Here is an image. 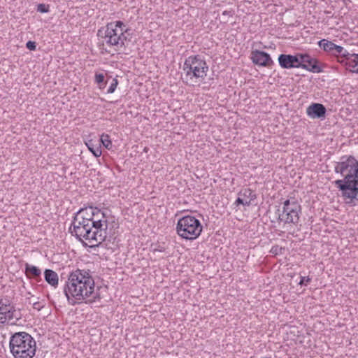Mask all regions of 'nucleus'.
I'll return each instance as SVG.
<instances>
[{"label": "nucleus", "instance_id": "obj_1", "mask_svg": "<svg viewBox=\"0 0 358 358\" xmlns=\"http://www.w3.org/2000/svg\"><path fill=\"white\" fill-rule=\"evenodd\" d=\"M95 282L90 270L76 269L69 273L63 287V292L71 306L92 304L101 299L94 292Z\"/></svg>", "mask_w": 358, "mask_h": 358}, {"label": "nucleus", "instance_id": "obj_2", "mask_svg": "<svg viewBox=\"0 0 358 358\" xmlns=\"http://www.w3.org/2000/svg\"><path fill=\"white\" fill-rule=\"evenodd\" d=\"M334 171L343 177L334 181L335 186L346 203L352 204L358 196V160L352 155H344L336 164Z\"/></svg>", "mask_w": 358, "mask_h": 358}, {"label": "nucleus", "instance_id": "obj_3", "mask_svg": "<svg viewBox=\"0 0 358 358\" xmlns=\"http://www.w3.org/2000/svg\"><path fill=\"white\" fill-rule=\"evenodd\" d=\"M182 71V82L187 85L194 86L206 78L208 66L203 56L190 55L185 59Z\"/></svg>", "mask_w": 358, "mask_h": 358}, {"label": "nucleus", "instance_id": "obj_4", "mask_svg": "<svg viewBox=\"0 0 358 358\" xmlns=\"http://www.w3.org/2000/svg\"><path fill=\"white\" fill-rule=\"evenodd\" d=\"M128 29L124 22L120 20L108 22L106 27L98 30L97 36L101 37L103 45L105 44L118 51L124 47V42L127 40L125 33Z\"/></svg>", "mask_w": 358, "mask_h": 358}, {"label": "nucleus", "instance_id": "obj_5", "mask_svg": "<svg viewBox=\"0 0 358 358\" xmlns=\"http://www.w3.org/2000/svg\"><path fill=\"white\" fill-rule=\"evenodd\" d=\"M36 348L35 339L27 332H15L10 338V352L14 358H33Z\"/></svg>", "mask_w": 358, "mask_h": 358}, {"label": "nucleus", "instance_id": "obj_6", "mask_svg": "<svg viewBox=\"0 0 358 358\" xmlns=\"http://www.w3.org/2000/svg\"><path fill=\"white\" fill-rule=\"evenodd\" d=\"M82 213L83 212L78 211L75 214L72 223L69 228V231L78 241H82L83 239L87 241L90 247L98 246L103 241L102 240H99V238L94 237L96 229H94L89 219L85 217Z\"/></svg>", "mask_w": 358, "mask_h": 358}, {"label": "nucleus", "instance_id": "obj_7", "mask_svg": "<svg viewBox=\"0 0 358 358\" xmlns=\"http://www.w3.org/2000/svg\"><path fill=\"white\" fill-rule=\"evenodd\" d=\"M78 211L83 212L85 217L89 219L95 230L94 237L104 241L107 236L108 219L106 213L98 208L90 206L81 208Z\"/></svg>", "mask_w": 358, "mask_h": 358}, {"label": "nucleus", "instance_id": "obj_8", "mask_svg": "<svg viewBox=\"0 0 358 358\" xmlns=\"http://www.w3.org/2000/svg\"><path fill=\"white\" fill-rule=\"evenodd\" d=\"M203 226L199 220L192 215H185L178 220L176 232L185 240H195L201 234Z\"/></svg>", "mask_w": 358, "mask_h": 358}, {"label": "nucleus", "instance_id": "obj_9", "mask_svg": "<svg viewBox=\"0 0 358 358\" xmlns=\"http://www.w3.org/2000/svg\"><path fill=\"white\" fill-rule=\"evenodd\" d=\"M301 211V207L296 200L287 199L282 203V210L279 213L278 219L285 224H297Z\"/></svg>", "mask_w": 358, "mask_h": 358}, {"label": "nucleus", "instance_id": "obj_10", "mask_svg": "<svg viewBox=\"0 0 358 358\" xmlns=\"http://www.w3.org/2000/svg\"><path fill=\"white\" fill-rule=\"evenodd\" d=\"M14 319L18 320L20 316L10 299L8 296H0V324H4Z\"/></svg>", "mask_w": 358, "mask_h": 358}, {"label": "nucleus", "instance_id": "obj_11", "mask_svg": "<svg viewBox=\"0 0 358 358\" xmlns=\"http://www.w3.org/2000/svg\"><path fill=\"white\" fill-rule=\"evenodd\" d=\"M300 68L312 73H320L322 71L317 59L312 57L308 54H299Z\"/></svg>", "mask_w": 358, "mask_h": 358}, {"label": "nucleus", "instance_id": "obj_12", "mask_svg": "<svg viewBox=\"0 0 358 358\" xmlns=\"http://www.w3.org/2000/svg\"><path fill=\"white\" fill-rule=\"evenodd\" d=\"M250 59L253 64L259 66L270 67L273 64V61L270 55L262 50H252Z\"/></svg>", "mask_w": 358, "mask_h": 358}, {"label": "nucleus", "instance_id": "obj_13", "mask_svg": "<svg viewBox=\"0 0 358 358\" xmlns=\"http://www.w3.org/2000/svg\"><path fill=\"white\" fill-rule=\"evenodd\" d=\"M299 54L298 53L294 55L280 54L278 58L279 65L281 68L286 69L300 68Z\"/></svg>", "mask_w": 358, "mask_h": 358}, {"label": "nucleus", "instance_id": "obj_14", "mask_svg": "<svg viewBox=\"0 0 358 358\" xmlns=\"http://www.w3.org/2000/svg\"><path fill=\"white\" fill-rule=\"evenodd\" d=\"M327 110L324 105L318 103L310 104L306 109V113L310 118L324 117Z\"/></svg>", "mask_w": 358, "mask_h": 358}, {"label": "nucleus", "instance_id": "obj_15", "mask_svg": "<svg viewBox=\"0 0 358 358\" xmlns=\"http://www.w3.org/2000/svg\"><path fill=\"white\" fill-rule=\"evenodd\" d=\"M24 270L28 278H33L38 282H42V271L41 268L29 263H25Z\"/></svg>", "mask_w": 358, "mask_h": 358}, {"label": "nucleus", "instance_id": "obj_16", "mask_svg": "<svg viewBox=\"0 0 358 358\" xmlns=\"http://www.w3.org/2000/svg\"><path fill=\"white\" fill-rule=\"evenodd\" d=\"M45 280L52 287L57 288L59 285L58 274L53 270L46 268L44 271Z\"/></svg>", "mask_w": 358, "mask_h": 358}, {"label": "nucleus", "instance_id": "obj_17", "mask_svg": "<svg viewBox=\"0 0 358 358\" xmlns=\"http://www.w3.org/2000/svg\"><path fill=\"white\" fill-rule=\"evenodd\" d=\"M238 194L243 199V201H248V206H250L251 201L255 200L257 197L255 192L250 188L243 189L239 192Z\"/></svg>", "mask_w": 358, "mask_h": 358}, {"label": "nucleus", "instance_id": "obj_18", "mask_svg": "<svg viewBox=\"0 0 358 358\" xmlns=\"http://www.w3.org/2000/svg\"><path fill=\"white\" fill-rule=\"evenodd\" d=\"M318 45L320 48L323 49L324 51L332 55L336 44L328 40L322 39L320 41H318Z\"/></svg>", "mask_w": 358, "mask_h": 358}, {"label": "nucleus", "instance_id": "obj_19", "mask_svg": "<svg viewBox=\"0 0 358 358\" xmlns=\"http://www.w3.org/2000/svg\"><path fill=\"white\" fill-rule=\"evenodd\" d=\"M85 145L94 157H99L101 155L102 152L100 145H95L93 140H88L85 142Z\"/></svg>", "mask_w": 358, "mask_h": 358}, {"label": "nucleus", "instance_id": "obj_20", "mask_svg": "<svg viewBox=\"0 0 358 358\" xmlns=\"http://www.w3.org/2000/svg\"><path fill=\"white\" fill-rule=\"evenodd\" d=\"M347 69L352 73H358V54H353L351 56Z\"/></svg>", "mask_w": 358, "mask_h": 358}, {"label": "nucleus", "instance_id": "obj_21", "mask_svg": "<svg viewBox=\"0 0 358 358\" xmlns=\"http://www.w3.org/2000/svg\"><path fill=\"white\" fill-rule=\"evenodd\" d=\"M354 53H350L348 50L343 48V52H340L342 59L340 61L341 63H345L347 67L349 66V59Z\"/></svg>", "mask_w": 358, "mask_h": 358}, {"label": "nucleus", "instance_id": "obj_22", "mask_svg": "<svg viewBox=\"0 0 358 358\" xmlns=\"http://www.w3.org/2000/svg\"><path fill=\"white\" fill-rule=\"evenodd\" d=\"M100 141L102 145L107 149H110L112 147V141L110 140V136L106 134H103L101 136Z\"/></svg>", "mask_w": 358, "mask_h": 358}, {"label": "nucleus", "instance_id": "obj_23", "mask_svg": "<svg viewBox=\"0 0 358 358\" xmlns=\"http://www.w3.org/2000/svg\"><path fill=\"white\" fill-rule=\"evenodd\" d=\"M36 10L41 13H46L50 11V6L45 3H39L37 6Z\"/></svg>", "mask_w": 358, "mask_h": 358}, {"label": "nucleus", "instance_id": "obj_24", "mask_svg": "<svg viewBox=\"0 0 358 358\" xmlns=\"http://www.w3.org/2000/svg\"><path fill=\"white\" fill-rule=\"evenodd\" d=\"M117 85H118V80L116 78H113L112 80V82H111L108 89L107 90V93H108V94L113 93L115 91Z\"/></svg>", "mask_w": 358, "mask_h": 358}, {"label": "nucleus", "instance_id": "obj_25", "mask_svg": "<svg viewBox=\"0 0 358 358\" xmlns=\"http://www.w3.org/2000/svg\"><path fill=\"white\" fill-rule=\"evenodd\" d=\"M45 306L44 301H38L33 303V308L35 310H41Z\"/></svg>", "mask_w": 358, "mask_h": 358}, {"label": "nucleus", "instance_id": "obj_26", "mask_svg": "<svg viewBox=\"0 0 358 358\" xmlns=\"http://www.w3.org/2000/svg\"><path fill=\"white\" fill-rule=\"evenodd\" d=\"M104 81V76L102 73H96L95 74V82L97 84H103Z\"/></svg>", "mask_w": 358, "mask_h": 358}, {"label": "nucleus", "instance_id": "obj_27", "mask_svg": "<svg viewBox=\"0 0 358 358\" xmlns=\"http://www.w3.org/2000/svg\"><path fill=\"white\" fill-rule=\"evenodd\" d=\"M26 48L29 50H35L36 49V44L34 41H29L26 43Z\"/></svg>", "mask_w": 358, "mask_h": 358}, {"label": "nucleus", "instance_id": "obj_28", "mask_svg": "<svg viewBox=\"0 0 358 358\" xmlns=\"http://www.w3.org/2000/svg\"><path fill=\"white\" fill-rule=\"evenodd\" d=\"M311 281V278H310L308 276H306V277H301V280H300V282H299V284L301 286L303 285H307V284L308 282H310Z\"/></svg>", "mask_w": 358, "mask_h": 358}, {"label": "nucleus", "instance_id": "obj_29", "mask_svg": "<svg viewBox=\"0 0 358 358\" xmlns=\"http://www.w3.org/2000/svg\"><path fill=\"white\" fill-rule=\"evenodd\" d=\"M235 203L238 206L242 204L245 206H248V203L246 201H243V199L239 196L235 201Z\"/></svg>", "mask_w": 358, "mask_h": 358}, {"label": "nucleus", "instance_id": "obj_30", "mask_svg": "<svg viewBox=\"0 0 358 358\" xmlns=\"http://www.w3.org/2000/svg\"><path fill=\"white\" fill-rule=\"evenodd\" d=\"M343 47H342V46L336 45H335V48L334 49V52H333L332 55H340V52H343Z\"/></svg>", "mask_w": 358, "mask_h": 358}, {"label": "nucleus", "instance_id": "obj_31", "mask_svg": "<svg viewBox=\"0 0 358 358\" xmlns=\"http://www.w3.org/2000/svg\"><path fill=\"white\" fill-rule=\"evenodd\" d=\"M234 12L232 10H224L222 13L223 16H232Z\"/></svg>", "mask_w": 358, "mask_h": 358}, {"label": "nucleus", "instance_id": "obj_32", "mask_svg": "<svg viewBox=\"0 0 358 358\" xmlns=\"http://www.w3.org/2000/svg\"><path fill=\"white\" fill-rule=\"evenodd\" d=\"M106 83H107V81L106 82L103 81V84H98L99 89H104L105 87H106Z\"/></svg>", "mask_w": 358, "mask_h": 358}, {"label": "nucleus", "instance_id": "obj_33", "mask_svg": "<svg viewBox=\"0 0 358 358\" xmlns=\"http://www.w3.org/2000/svg\"><path fill=\"white\" fill-rule=\"evenodd\" d=\"M278 248V246H273L272 248H271V252H273V253H276V251Z\"/></svg>", "mask_w": 358, "mask_h": 358}]
</instances>
